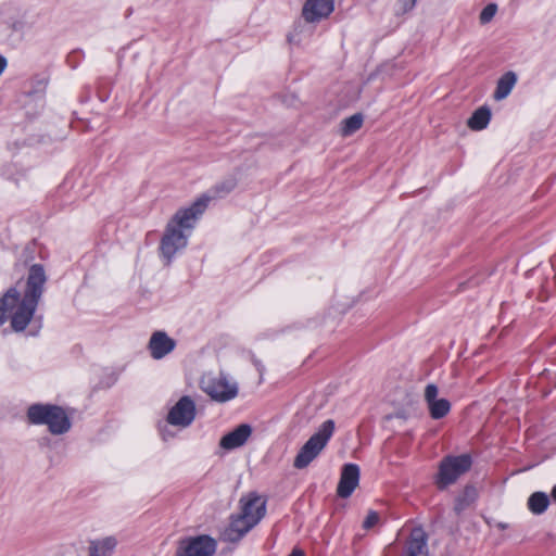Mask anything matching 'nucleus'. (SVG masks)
<instances>
[{
    "instance_id": "f257e3e1",
    "label": "nucleus",
    "mask_w": 556,
    "mask_h": 556,
    "mask_svg": "<svg viewBox=\"0 0 556 556\" xmlns=\"http://www.w3.org/2000/svg\"><path fill=\"white\" fill-rule=\"evenodd\" d=\"M46 282L47 276L42 265L34 264L29 268L23 296L15 287H12L0 299V326L10 318L14 331L25 330L42 296Z\"/></svg>"
},
{
    "instance_id": "f03ea898",
    "label": "nucleus",
    "mask_w": 556,
    "mask_h": 556,
    "mask_svg": "<svg viewBox=\"0 0 556 556\" xmlns=\"http://www.w3.org/2000/svg\"><path fill=\"white\" fill-rule=\"evenodd\" d=\"M210 198L201 197L189 207L178 210L167 223L160 243V252L169 265L175 254L185 249L188 243V236L184 230L194 227L197 219L204 213Z\"/></svg>"
},
{
    "instance_id": "7ed1b4c3",
    "label": "nucleus",
    "mask_w": 556,
    "mask_h": 556,
    "mask_svg": "<svg viewBox=\"0 0 556 556\" xmlns=\"http://www.w3.org/2000/svg\"><path fill=\"white\" fill-rule=\"evenodd\" d=\"M28 421L33 425H47L52 434H63L71 429V420L65 410L52 404H33L27 409Z\"/></svg>"
},
{
    "instance_id": "20e7f679",
    "label": "nucleus",
    "mask_w": 556,
    "mask_h": 556,
    "mask_svg": "<svg viewBox=\"0 0 556 556\" xmlns=\"http://www.w3.org/2000/svg\"><path fill=\"white\" fill-rule=\"evenodd\" d=\"M334 428L336 425L332 419L324 421L318 430L300 448L299 453L294 457L293 467L296 469H304L314 459H316L327 446L334 432Z\"/></svg>"
},
{
    "instance_id": "39448f33",
    "label": "nucleus",
    "mask_w": 556,
    "mask_h": 556,
    "mask_svg": "<svg viewBox=\"0 0 556 556\" xmlns=\"http://www.w3.org/2000/svg\"><path fill=\"white\" fill-rule=\"evenodd\" d=\"M471 465L472 459L468 454L445 456L440 462L435 478L438 489L445 490L448 485L455 483L460 476L469 471Z\"/></svg>"
},
{
    "instance_id": "423d86ee",
    "label": "nucleus",
    "mask_w": 556,
    "mask_h": 556,
    "mask_svg": "<svg viewBox=\"0 0 556 556\" xmlns=\"http://www.w3.org/2000/svg\"><path fill=\"white\" fill-rule=\"evenodd\" d=\"M201 388L212 400L220 403L230 401L238 394L237 384L230 383L223 375L203 377Z\"/></svg>"
},
{
    "instance_id": "0eeeda50",
    "label": "nucleus",
    "mask_w": 556,
    "mask_h": 556,
    "mask_svg": "<svg viewBox=\"0 0 556 556\" xmlns=\"http://www.w3.org/2000/svg\"><path fill=\"white\" fill-rule=\"evenodd\" d=\"M217 543L208 535L185 538L179 541L176 556H213Z\"/></svg>"
},
{
    "instance_id": "6e6552de",
    "label": "nucleus",
    "mask_w": 556,
    "mask_h": 556,
    "mask_svg": "<svg viewBox=\"0 0 556 556\" xmlns=\"http://www.w3.org/2000/svg\"><path fill=\"white\" fill-rule=\"evenodd\" d=\"M195 417V404L193 400L185 395L169 410L167 421L173 426L182 428L192 424Z\"/></svg>"
},
{
    "instance_id": "1a4fd4ad",
    "label": "nucleus",
    "mask_w": 556,
    "mask_h": 556,
    "mask_svg": "<svg viewBox=\"0 0 556 556\" xmlns=\"http://www.w3.org/2000/svg\"><path fill=\"white\" fill-rule=\"evenodd\" d=\"M240 506V514L255 526L261 521L266 513V501L255 492H251L241 497Z\"/></svg>"
},
{
    "instance_id": "9d476101",
    "label": "nucleus",
    "mask_w": 556,
    "mask_h": 556,
    "mask_svg": "<svg viewBox=\"0 0 556 556\" xmlns=\"http://www.w3.org/2000/svg\"><path fill=\"white\" fill-rule=\"evenodd\" d=\"M439 389L434 383L425 388V402L432 419H441L451 410V403L446 399H438Z\"/></svg>"
},
{
    "instance_id": "9b49d317",
    "label": "nucleus",
    "mask_w": 556,
    "mask_h": 556,
    "mask_svg": "<svg viewBox=\"0 0 556 556\" xmlns=\"http://www.w3.org/2000/svg\"><path fill=\"white\" fill-rule=\"evenodd\" d=\"M359 483V467L355 464H345L342 468L337 488L338 496L348 498Z\"/></svg>"
},
{
    "instance_id": "f8f14e48",
    "label": "nucleus",
    "mask_w": 556,
    "mask_h": 556,
    "mask_svg": "<svg viewBox=\"0 0 556 556\" xmlns=\"http://www.w3.org/2000/svg\"><path fill=\"white\" fill-rule=\"evenodd\" d=\"M176 341L172 339L165 331H155L152 333L148 349L152 358L161 359L174 351Z\"/></svg>"
},
{
    "instance_id": "ddd939ff",
    "label": "nucleus",
    "mask_w": 556,
    "mask_h": 556,
    "mask_svg": "<svg viewBox=\"0 0 556 556\" xmlns=\"http://www.w3.org/2000/svg\"><path fill=\"white\" fill-rule=\"evenodd\" d=\"M255 525L241 514L232 516L229 526L223 531L222 540L225 542H239Z\"/></svg>"
},
{
    "instance_id": "4468645a",
    "label": "nucleus",
    "mask_w": 556,
    "mask_h": 556,
    "mask_svg": "<svg viewBox=\"0 0 556 556\" xmlns=\"http://www.w3.org/2000/svg\"><path fill=\"white\" fill-rule=\"evenodd\" d=\"M334 9L333 0H306L302 15L308 23L327 17Z\"/></svg>"
},
{
    "instance_id": "2eb2a0df",
    "label": "nucleus",
    "mask_w": 556,
    "mask_h": 556,
    "mask_svg": "<svg viewBox=\"0 0 556 556\" xmlns=\"http://www.w3.org/2000/svg\"><path fill=\"white\" fill-rule=\"evenodd\" d=\"M251 434L252 427L248 424H241L220 439L219 446L226 451L241 447L247 443Z\"/></svg>"
},
{
    "instance_id": "dca6fc26",
    "label": "nucleus",
    "mask_w": 556,
    "mask_h": 556,
    "mask_svg": "<svg viewBox=\"0 0 556 556\" xmlns=\"http://www.w3.org/2000/svg\"><path fill=\"white\" fill-rule=\"evenodd\" d=\"M428 535L422 528H414L410 532L403 556H429Z\"/></svg>"
},
{
    "instance_id": "f3484780",
    "label": "nucleus",
    "mask_w": 556,
    "mask_h": 556,
    "mask_svg": "<svg viewBox=\"0 0 556 556\" xmlns=\"http://www.w3.org/2000/svg\"><path fill=\"white\" fill-rule=\"evenodd\" d=\"M118 545V539L115 535L97 538L88 542V556H113Z\"/></svg>"
},
{
    "instance_id": "a211bd4d",
    "label": "nucleus",
    "mask_w": 556,
    "mask_h": 556,
    "mask_svg": "<svg viewBox=\"0 0 556 556\" xmlns=\"http://www.w3.org/2000/svg\"><path fill=\"white\" fill-rule=\"evenodd\" d=\"M517 83V75L514 72L505 73L497 81L493 98L496 101L508 97Z\"/></svg>"
},
{
    "instance_id": "6ab92c4d",
    "label": "nucleus",
    "mask_w": 556,
    "mask_h": 556,
    "mask_svg": "<svg viewBox=\"0 0 556 556\" xmlns=\"http://www.w3.org/2000/svg\"><path fill=\"white\" fill-rule=\"evenodd\" d=\"M491 119V111L488 106H481L473 112L471 117L468 119L467 125L471 130L484 129Z\"/></svg>"
},
{
    "instance_id": "aec40b11",
    "label": "nucleus",
    "mask_w": 556,
    "mask_h": 556,
    "mask_svg": "<svg viewBox=\"0 0 556 556\" xmlns=\"http://www.w3.org/2000/svg\"><path fill=\"white\" fill-rule=\"evenodd\" d=\"M477 498V490L471 485H467L463 492L456 497L454 504V511L460 515L466 510Z\"/></svg>"
},
{
    "instance_id": "412c9836",
    "label": "nucleus",
    "mask_w": 556,
    "mask_h": 556,
    "mask_svg": "<svg viewBox=\"0 0 556 556\" xmlns=\"http://www.w3.org/2000/svg\"><path fill=\"white\" fill-rule=\"evenodd\" d=\"M527 505L532 514L541 515L547 509L549 497L546 493L538 491L529 496Z\"/></svg>"
},
{
    "instance_id": "4be33fe9",
    "label": "nucleus",
    "mask_w": 556,
    "mask_h": 556,
    "mask_svg": "<svg viewBox=\"0 0 556 556\" xmlns=\"http://www.w3.org/2000/svg\"><path fill=\"white\" fill-rule=\"evenodd\" d=\"M364 117L359 113H356L348 118H344L341 123V134L343 136H351L362 127Z\"/></svg>"
},
{
    "instance_id": "5701e85b",
    "label": "nucleus",
    "mask_w": 556,
    "mask_h": 556,
    "mask_svg": "<svg viewBox=\"0 0 556 556\" xmlns=\"http://www.w3.org/2000/svg\"><path fill=\"white\" fill-rule=\"evenodd\" d=\"M236 187V180L235 179H228L225 180L214 187V193L215 195H224L232 191Z\"/></svg>"
},
{
    "instance_id": "b1692460",
    "label": "nucleus",
    "mask_w": 556,
    "mask_h": 556,
    "mask_svg": "<svg viewBox=\"0 0 556 556\" xmlns=\"http://www.w3.org/2000/svg\"><path fill=\"white\" fill-rule=\"evenodd\" d=\"M497 11V5L495 3H490L483 8L480 13L479 20L481 24H486L491 22Z\"/></svg>"
},
{
    "instance_id": "393cba45",
    "label": "nucleus",
    "mask_w": 556,
    "mask_h": 556,
    "mask_svg": "<svg viewBox=\"0 0 556 556\" xmlns=\"http://www.w3.org/2000/svg\"><path fill=\"white\" fill-rule=\"evenodd\" d=\"M379 515L378 513L370 510L363 521V528L366 530L371 529L374 526H376L379 522Z\"/></svg>"
},
{
    "instance_id": "a878e982",
    "label": "nucleus",
    "mask_w": 556,
    "mask_h": 556,
    "mask_svg": "<svg viewBox=\"0 0 556 556\" xmlns=\"http://www.w3.org/2000/svg\"><path fill=\"white\" fill-rule=\"evenodd\" d=\"M417 0H397L399 11L406 13L414 9Z\"/></svg>"
},
{
    "instance_id": "bb28decb",
    "label": "nucleus",
    "mask_w": 556,
    "mask_h": 556,
    "mask_svg": "<svg viewBox=\"0 0 556 556\" xmlns=\"http://www.w3.org/2000/svg\"><path fill=\"white\" fill-rule=\"evenodd\" d=\"M7 67V59L2 55H0V75Z\"/></svg>"
},
{
    "instance_id": "cd10ccee",
    "label": "nucleus",
    "mask_w": 556,
    "mask_h": 556,
    "mask_svg": "<svg viewBox=\"0 0 556 556\" xmlns=\"http://www.w3.org/2000/svg\"><path fill=\"white\" fill-rule=\"evenodd\" d=\"M289 556H304V553L300 548H294Z\"/></svg>"
},
{
    "instance_id": "c85d7f7f",
    "label": "nucleus",
    "mask_w": 556,
    "mask_h": 556,
    "mask_svg": "<svg viewBox=\"0 0 556 556\" xmlns=\"http://www.w3.org/2000/svg\"><path fill=\"white\" fill-rule=\"evenodd\" d=\"M552 497L556 502V485L552 490Z\"/></svg>"
},
{
    "instance_id": "c756f323",
    "label": "nucleus",
    "mask_w": 556,
    "mask_h": 556,
    "mask_svg": "<svg viewBox=\"0 0 556 556\" xmlns=\"http://www.w3.org/2000/svg\"><path fill=\"white\" fill-rule=\"evenodd\" d=\"M395 417H397V418H404V414H403V413H396V414H395Z\"/></svg>"
}]
</instances>
